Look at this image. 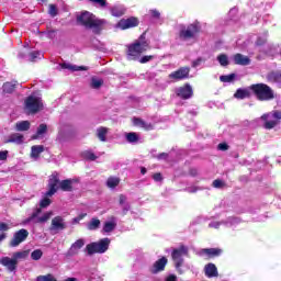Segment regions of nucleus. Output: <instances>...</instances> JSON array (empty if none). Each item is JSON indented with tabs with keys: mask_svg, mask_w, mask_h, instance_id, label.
Instances as JSON below:
<instances>
[{
	"mask_svg": "<svg viewBox=\"0 0 281 281\" xmlns=\"http://www.w3.org/2000/svg\"><path fill=\"white\" fill-rule=\"evenodd\" d=\"M85 216H87V214H81V215L72 218V224L76 225V223H80V221H82V218H85Z\"/></svg>",
	"mask_w": 281,
	"mask_h": 281,
	"instance_id": "obj_54",
	"label": "nucleus"
},
{
	"mask_svg": "<svg viewBox=\"0 0 281 281\" xmlns=\"http://www.w3.org/2000/svg\"><path fill=\"white\" fill-rule=\"evenodd\" d=\"M272 77L274 79V82H281V72H274L272 74Z\"/></svg>",
	"mask_w": 281,
	"mask_h": 281,
	"instance_id": "obj_57",
	"label": "nucleus"
},
{
	"mask_svg": "<svg viewBox=\"0 0 281 281\" xmlns=\"http://www.w3.org/2000/svg\"><path fill=\"white\" fill-rule=\"evenodd\" d=\"M126 139L130 142V144H135L139 139L136 133H127L126 134Z\"/></svg>",
	"mask_w": 281,
	"mask_h": 281,
	"instance_id": "obj_44",
	"label": "nucleus"
},
{
	"mask_svg": "<svg viewBox=\"0 0 281 281\" xmlns=\"http://www.w3.org/2000/svg\"><path fill=\"white\" fill-rule=\"evenodd\" d=\"M261 120L265 122L263 127L270 131V128H274L278 125V122H280L281 112L274 111L268 114H263Z\"/></svg>",
	"mask_w": 281,
	"mask_h": 281,
	"instance_id": "obj_8",
	"label": "nucleus"
},
{
	"mask_svg": "<svg viewBox=\"0 0 281 281\" xmlns=\"http://www.w3.org/2000/svg\"><path fill=\"white\" fill-rule=\"evenodd\" d=\"M27 236H30V232L27 229L22 228L14 233L13 238L10 241V247H19L21 243H24V240L27 239Z\"/></svg>",
	"mask_w": 281,
	"mask_h": 281,
	"instance_id": "obj_11",
	"label": "nucleus"
},
{
	"mask_svg": "<svg viewBox=\"0 0 281 281\" xmlns=\"http://www.w3.org/2000/svg\"><path fill=\"white\" fill-rule=\"evenodd\" d=\"M15 131L23 132L30 131V121H22L15 124Z\"/></svg>",
	"mask_w": 281,
	"mask_h": 281,
	"instance_id": "obj_33",
	"label": "nucleus"
},
{
	"mask_svg": "<svg viewBox=\"0 0 281 281\" xmlns=\"http://www.w3.org/2000/svg\"><path fill=\"white\" fill-rule=\"evenodd\" d=\"M72 186H74V180H63L61 182H59V188L64 192H71L74 188Z\"/></svg>",
	"mask_w": 281,
	"mask_h": 281,
	"instance_id": "obj_28",
	"label": "nucleus"
},
{
	"mask_svg": "<svg viewBox=\"0 0 281 281\" xmlns=\"http://www.w3.org/2000/svg\"><path fill=\"white\" fill-rule=\"evenodd\" d=\"M110 12L112 16H124V14L126 13V8H124V5L122 4L114 5L110 9Z\"/></svg>",
	"mask_w": 281,
	"mask_h": 281,
	"instance_id": "obj_25",
	"label": "nucleus"
},
{
	"mask_svg": "<svg viewBox=\"0 0 281 281\" xmlns=\"http://www.w3.org/2000/svg\"><path fill=\"white\" fill-rule=\"evenodd\" d=\"M85 239H77L69 248L68 256H76L85 247Z\"/></svg>",
	"mask_w": 281,
	"mask_h": 281,
	"instance_id": "obj_20",
	"label": "nucleus"
},
{
	"mask_svg": "<svg viewBox=\"0 0 281 281\" xmlns=\"http://www.w3.org/2000/svg\"><path fill=\"white\" fill-rule=\"evenodd\" d=\"M202 59H196L195 61H193L192 66L193 67H199V65H201Z\"/></svg>",
	"mask_w": 281,
	"mask_h": 281,
	"instance_id": "obj_64",
	"label": "nucleus"
},
{
	"mask_svg": "<svg viewBox=\"0 0 281 281\" xmlns=\"http://www.w3.org/2000/svg\"><path fill=\"white\" fill-rule=\"evenodd\" d=\"M117 227V218L111 217L110 221L105 222L102 228L103 234H111Z\"/></svg>",
	"mask_w": 281,
	"mask_h": 281,
	"instance_id": "obj_22",
	"label": "nucleus"
},
{
	"mask_svg": "<svg viewBox=\"0 0 281 281\" xmlns=\"http://www.w3.org/2000/svg\"><path fill=\"white\" fill-rule=\"evenodd\" d=\"M5 144H23V135L15 133L9 136Z\"/></svg>",
	"mask_w": 281,
	"mask_h": 281,
	"instance_id": "obj_26",
	"label": "nucleus"
},
{
	"mask_svg": "<svg viewBox=\"0 0 281 281\" xmlns=\"http://www.w3.org/2000/svg\"><path fill=\"white\" fill-rule=\"evenodd\" d=\"M217 148H218V150H227V148H229V147L227 146V144L221 143V144H218Z\"/></svg>",
	"mask_w": 281,
	"mask_h": 281,
	"instance_id": "obj_60",
	"label": "nucleus"
},
{
	"mask_svg": "<svg viewBox=\"0 0 281 281\" xmlns=\"http://www.w3.org/2000/svg\"><path fill=\"white\" fill-rule=\"evenodd\" d=\"M45 133H47V125L41 124L37 128V134L36 136H33V139H37L38 135H45Z\"/></svg>",
	"mask_w": 281,
	"mask_h": 281,
	"instance_id": "obj_41",
	"label": "nucleus"
},
{
	"mask_svg": "<svg viewBox=\"0 0 281 281\" xmlns=\"http://www.w3.org/2000/svg\"><path fill=\"white\" fill-rule=\"evenodd\" d=\"M98 227H100V220L94 217L88 224V229H90V232H93V231L98 229Z\"/></svg>",
	"mask_w": 281,
	"mask_h": 281,
	"instance_id": "obj_37",
	"label": "nucleus"
},
{
	"mask_svg": "<svg viewBox=\"0 0 281 281\" xmlns=\"http://www.w3.org/2000/svg\"><path fill=\"white\" fill-rule=\"evenodd\" d=\"M43 150H45V147H43V145L32 146L31 157H33V159H38V156L41 155V153H43Z\"/></svg>",
	"mask_w": 281,
	"mask_h": 281,
	"instance_id": "obj_29",
	"label": "nucleus"
},
{
	"mask_svg": "<svg viewBox=\"0 0 281 281\" xmlns=\"http://www.w3.org/2000/svg\"><path fill=\"white\" fill-rule=\"evenodd\" d=\"M49 205H52V200H49V198H44L40 202V207H49Z\"/></svg>",
	"mask_w": 281,
	"mask_h": 281,
	"instance_id": "obj_48",
	"label": "nucleus"
},
{
	"mask_svg": "<svg viewBox=\"0 0 281 281\" xmlns=\"http://www.w3.org/2000/svg\"><path fill=\"white\" fill-rule=\"evenodd\" d=\"M127 200H128V198H126V195L121 194V195L119 196V203H120V205H125Z\"/></svg>",
	"mask_w": 281,
	"mask_h": 281,
	"instance_id": "obj_52",
	"label": "nucleus"
},
{
	"mask_svg": "<svg viewBox=\"0 0 281 281\" xmlns=\"http://www.w3.org/2000/svg\"><path fill=\"white\" fill-rule=\"evenodd\" d=\"M122 207H123V214H127L128 211L131 210V204L128 203L122 204Z\"/></svg>",
	"mask_w": 281,
	"mask_h": 281,
	"instance_id": "obj_58",
	"label": "nucleus"
},
{
	"mask_svg": "<svg viewBox=\"0 0 281 281\" xmlns=\"http://www.w3.org/2000/svg\"><path fill=\"white\" fill-rule=\"evenodd\" d=\"M134 126H138L139 128H144L145 131H151L153 125L150 123H146L142 119H134L133 120Z\"/></svg>",
	"mask_w": 281,
	"mask_h": 281,
	"instance_id": "obj_27",
	"label": "nucleus"
},
{
	"mask_svg": "<svg viewBox=\"0 0 281 281\" xmlns=\"http://www.w3.org/2000/svg\"><path fill=\"white\" fill-rule=\"evenodd\" d=\"M250 89L252 93H255L256 98L259 99L261 102L273 100L274 98L271 87L265 83L252 85Z\"/></svg>",
	"mask_w": 281,
	"mask_h": 281,
	"instance_id": "obj_4",
	"label": "nucleus"
},
{
	"mask_svg": "<svg viewBox=\"0 0 281 281\" xmlns=\"http://www.w3.org/2000/svg\"><path fill=\"white\" fill-rule=\"evenodd\" d=\"M36 281H57V280H56V277H54V274L48 273L45 276H38L36 278Z\"/></svg>",
	"mask_w": 281,
	"mask_h": 281,
	"instance_id": "obj_40",
	"label": "nucleus"
},
{
	"mask_svg": "<svg viewBox=\"0 0 281 281\" xmlns=\"http://www.w3.org/2000/svg\"><path fill=\"white\" fill-rule=\"evenodd\" d=\"M31 258H32V260H41V258H43V250H41V249H35V250L31 254Z\"/></svg>",
	"mask_w": 281,
	"mask_h": 281,
	"instance_id": "obj_43",
	"label": "nucleus"
},
{
	"mask_svg": "<svg viewBox=\"0 0 281 281\" xmlns=\"http://www.w3.org/2000/svg\"><path fill=\"white\" fill-rule=\"evenodd\" d=\"M30 256V250H22L14 252L12 258L15 262H19V260H25Z\"/></svg>",
	"mask_w": 281,
	"mask_h": 281,
	"instance_id": "obj_30",
	"label": "nucleus"
},
{
	"mask_svg": "<svg viewBox=\"0 0 281 281\" xmlns=\"http://www.w3.org/2000/svg\"><path fill=\"white\" fill-rule=\"evenodd\" d=\"M41 212H42L41 209H36L33 212L32 216L24 220V225H27V223H32V221H34V223H47V220L52 218V215L54 214L52 212H46L42 216H38V214H41Z\"/></svg>",
	"mask_w": 281,
	"mask_h": 281,
	"instance_id": "obj_9",
	"label": "nucleus"
},
{
	"mask_svg": "<svg viewBox=\"0 0 281 281\" xmlns=\"http://www.w3.org/2000/svg\"><path fill=\"white\" fill-rule=\"evenodd\" d=\"M10 229V226L5 223H0V232H8Z\"/></svg>",
	"mask_w": 281,
	"mask_h": 281,
	"instance_id": "obj_59",
	"label": "nucleus"
},
{
	"mask_svg": "<svg viewBox=\"0 0 281 281\" xmlns=\"http://www.w3.org/2000/svg\"><path fill=\"white\" fill-rule=\"evenodd\" d=\"M19 58H24L25 60L35 63V60H41V58H43V53L38 52V50H34V52L30 53L29 55H25V53H20Z\"/></svg>",
	"mask_w": 281,
	"mask_h": 281,
	"instance_id": "obj_21",
	"label": "nucleus"
},
{
	"mask_svg": "<svg viewBox=\"0 0 281 281\" xmlns=\"http://www.w3.org/2000/svg\"><path fill=\"white\" fill-rule=\"evenodd\" d=\"M200 31H201V24H199V22H193L188 26H183L180 30L179 36L181 41H190V38H194Z\"/></svg>",
	"mask_w": 281,
	"mask_h": 281,
	"instance_id": "obj_7",
	"label": "nucleus"
},
{
	"mask_svg": "<svg viewBox=\"0 0 281 281\" xmlns=\"http://www.w3.org/2000/svg\"><path fill=\"white\" fill-rule=\"evenodd\" d=\"M204 273L206 278H218V269L216 268V265L214 263H207L204 267Z\"/></svg>",
	"mask_w": 281,
	"mask_h": 281,
	"instance_id": "obj_23",
	"label": "nucleus"
},
{
	"mask_svg": "<svg viewBox=\"0 0 281 281\" xmlns=\"http://www.w3.org/2000/svg\"><path fill=\"white\" fill-rule=\"evenodd\" d=\"M138 25H139V20H137V18H128V19H122L116 24V27H119V30H131V27H137Z\"/></svg>",
	"mask_w": 281,
	"mask_h": 281,
	"instance_id": "obj_13",
	"label": "nucleus"
},
{
	"mask_svg": "<svg viewBox=\"0 0 281 281\" xmlns=\"http://www.w3.org/2000/svg\"><path fill=\"white\" fill-rule=\"evenodd\" d=\"M158 159H168V154L162 153V154L158 155Z\"/></svg>",
	"mask_w": 281,
	"mask_h": 281,
	"instance_id": "obj_63",
	"label": "nucleus"
},
{
	"mask_svg": "<svg viewBox=\"0 0 281 281\" xmlns=\"http://www.w3.org/2000/svg\"><path fill=\"white\" fill-rule=\"evenodd\" d=\"M106 133H109V128L106 127H100L97 130V137L100 142H106Z\"/></svg>",
	"mask_w": 281,
	"mask_h": 281,
	"instance_id": "obj_34",
	"label": "nucleus"
},
{
	"mask_svg": "<svg viewBox=\"0 0 281 281\" xmlns=\"http://www.w3.org/2000/svg\"><path fill=\"white\" fill-rule=\"evenodd\" d=\"M196 254L198 256H202L205 258H214V256H221V254H223V250L218 248H203L200 249Z\"/></svg>",
	"mask_w": 281,
	"mask_h": 281,
	"instance_id": "obj_17",
	"label": "nucleus"
},
{
	"mask_svg": "<svg viewBox=\"0 0 281 281\" xmlns=\"http://www.w3.org/2000/svg\"><path fill=\"white\" fill-rule=\"evenodd\" d=\"M234 63L235 65L247 66L251 63V60L249 59V57L244 56L243 54H236L234 56Z\"/></svg>",
	"mask_w": 281,
	"mask_h": 281,
	"instance_id": "obj_24",
	"label": "nucleus"
},
{
	"mask_svg": "<svg viewBox=\"0 0 281 281\" xmlns=\"http://www.w3.org/2000/svg\"><path fill=\"white\" fill-rule=\"evenodd\" d=\"M82 157L83 159H88L89 161H95V159H98V157H95V154H93V151L91 150L83 151Z\"/></svg>",
	"mask_w": 281,
	"mask_h": 281,
	"instance_id": "obj_39",
	"label": "nucleus"
},
{
	"mask_svg": "<svg viewBox=\"0 0 281 281\" xmlns=\"http://www.w3.org/2000/svg\"><path fill=\"white\" fill-rule=\"evenodd\" d=\"M58 186H60L58 172H53L48 180V191L46 192V196H54V194L58 192Z\"/></svg>",
	"mask_w": 281,
	"mask_h": 281,
	"instance_id": "obj_10",
	"label": "nucleus"
},
{
	"mask_svg": "<svg viewBox=\"0 0 281 281\" xmlns=\"http://www.w3.org/2000/svg\"><path fill=\"white\" fill-rule=\"evenodd\" d=\"M148 49H150V43L146 41V35L143 34L127 46V60H139L142 54Z\"/></svg>",
	"mask_w": 281,
	"mask_h": 281,
	"instance_id": "obj_1",
	"label": "nucleus"
},
{
	"mask_svg": "<svg viewBox=\"0 0 281 281\" xmlns=\"http://www.w3.org/2000/svg\"><path fill=\"white\" fill-rule=\"evenodd\" d=\"M265 43H267V33L261 37H258L256 45H265Z\"/></svg>",
	"mask_w": 281,
	"mask_h": 281,
	"instance_id": "obj_50",
	"label": "nucleus"
},
{
	"mask_svg": "<svg viewBox=\"0 0 281 281\" xmlns=\"http://www.w3.org/2000/svg\"><path fill=\"white\" fill-rule=\"evenodd\" d=\"M0 265H2L3 267H5L8 269V271H15L16 270V266L19 265V261H15L10 257H2L0 259Z\"/></svg>",
	"mask_w": 281,
	"mask_h": 281,
	"instance_id": "obj_18",
	"label": "nucleus"
},
{
	"mask_svg": "<svg viewBox=\"0 0 281 281\" xmlns=\"http://www.w3.org/2000/svg\"><path fill=\"white\" fill-rule=\"evenodd\" d=\"M167 265H168V259L166 257H162L153 265L150 271L153 273H159L166 269Z\"/></svg>",
	"mask_w": 281,
	"mask_h": 281,
	"instance_id": "obj_19",
	"label": "nucleus"
},
{
	"mask_svg": "<svg viewBox=\"0 0 281 281\" xmlns=\"http://www.w3.org/2000/svg\"><path fill=\"white\" fill-rule=\"evenodd\" d=\"M149 12L154 19H159V16H161V13H159L157 10H150Z\"/></svg>",
	"mask_w": 281,
	"mask_h": 281,
	"instance_id": "obj_56",
	"label": "nucleus"
},
{
	"mask_svg": "<svg viewBox=\"0 0 281 281\" xmlns=\"http://www.w3.org/2000/svg\"><path fill=\"white\" fill-rule=\"evenodd\" d=\"M190 76V68H180L169 75L172 80H186Z\"/></svg>",
	"mask_w": 281,
	"mask_h": 281,
	"instance_id": "obj_16",
	"label": "nucleus"
},
{
	"mask_svg": "<svg viewBox=\"0 0 281 281\" xmlns=\"http://www.w3.org/2000/svg\"><path fill=\"white\" fill-rule=\"evenodd\" d=\"M237 100H245V98H249V90L238 89L234 94Z\"/></svg>",
	"mask_w": 281,
	"mask_h": 281,
	"instance_id": "obj_35",
	"label": "nucleus"
},
{
	"mask_svg": "<svg viewBox=\"0 0 281 281\" xmlns=\"http://www.w3.org/2000/svg\"><path fill=\"white\" fill-rule=\"evenodd\" d=\"M154 58H155V55H145V56L138 58V63L144 65L146 63H150V60H154Z\"/></svg>",
	"mask_w": 281,
	"mask_h": 281,
	"instance_id": "obj_46",
	"label": "nucleus"
},
{
	"mask_svg": "<svg viewBox=\"0 0 281 281\" xmlns=\"http://www.w3.org/2000/svg\"><path fill=\"white\" fill-rule=\"evenodd\" d=\"M67 228V224H65V218L60 216H56L52 220L50 232L54 234H58V232H63V229Z\"/></svg>",
	"mask_w": 281,
	"mask_h": 281,
	"instance_id": "obj_14",
	"label": "nucleus"
},
{
	"mask_svg": "<svg viewBox=\"0 0 281 281\" xmlns=\"http://www.w3.org/2000/svg\"><path fill=\"white\" fill-rule=\"evenodd\" d=\"M153 179L156 180V181H161V173H155L153 176Z\"/></svg>",
	"mask_w": 281,
	"mask_h": 281,
	"instance_id": "obj_62",
	"label": "nucleus"
},
{
	"mask_svg": "<svg viewBox=\"0 0 281 281\" xmlns=\"http://www.w3.org/2000/svg\"><path fill=\"white\" fill-rule=\"evenodd\" d=\"M48 14L49 16H58V8L56 7V4H49L48 7Z\"/></svg>",
	"mask_w": 281,
	"mask_h": 281,
	"instance_id": "obj_45",
	"label": "nucleus"
},
{
	"mask_svg": "<svg viewBox=\"0 0 281 281\" xmlns=\"http://www.w3.org/2000/svg\"><path fill=\"white\" fill-rule=\"evenodd\" d=\"M199 190H201V188L194 186L187 188V192H189L190 194H194V192H199Z\"/></svg>",
	"mask_w": 281,
	"mask_h": 281,
	"instance_id": "obj_51",
	"label": "nucleus"
},
{
	"mask_svg": "<svg viewBox=\"0 0 281 281\" xmlns=\"http://www.w3.org/2000/svg\"><path fill=\"white\" fill-rule=\"evenodd\" d=\"M77 23L88 27L89 30H93L94 34H100L102 25H104L105 21L95 18V15L89 11H85L77 16Z\"/></svg>",
	"mask_w": 281,
	"mask_h": 281,
	"instance_id": "obj_2",
	"label": "nucleus"
},
{
	"mask_svg": "<svg viewBox=\"0 0 281 281\" xmlns=\"http://www.w3.org/2000/svg\"><path fill=\"white\" fill-rule=\"evenodd\" d=\"M106 186L111 190H115V188H117L120 186V178H117V177L108 178Z\"/></svg>",
	"mask_w": 281,
	"mask_h": 281,
	"instance_id": "obj_31",
	"label": "nucleus"
},
{
	"mask_svg": "<svg viewBox=\"0 0 281 281\" xmlns=\"http://www.w3.org/2000/svg\"><path fill=\"white\" fill-rule=\"evenodd\" d=\"M165 281H177V276H175V274H169V276L165 279Z\"/></svg>",
	"mask_w": 281,
	"mask_h": 281,
	"instance_id": "obj_61",
	"label": "nucleus"
},
{
	"mask_svg": "<svg viewBox=\"0 0 281 281\" xmlns=\"http://www.w3.org/2000/svg\"><path fill=\"white\" fill-rule=\"evenodd\" d=\"M8 159V150L0 151V161H5Z\"/></svg>",
	"mask_w": 281,
	"mask_h": 281,
	"instance_id": "obj_55",
	"label": "nucleus"
},
{
	"mask_svg": "<svg viewBox=\"0 0 281 281\" xmlns=\"http://www.w3.org/2000/svg\"><path fill=\"white\" fill-rule=\"evenodd\" d=\"M24 110L29 114H34L38 113V111H43V100L36 94H31L24 101Z\"/></svg>",
	"mask_w": 281,
	"mask_h": 281,
	"instance_id": "obj_6",
	"label": "nucleus"
},
{
	"mask_svg": "<svg viewBox=\"0 0 281 281\" xmlns=\"http://www.w3.org/2000/svg\"><path fill=\"white\" fill-rule=\"evenodd\" d=\"M213 188H225V181L221 180V179H216L213 181Z\"/></svg>",
	"mask_w": 281,
	"mask_h": 281,
	"instance_id": "obj_49",
	"label": "nucleus"
},
{
	"mask_svg": "<svg viewBox=\"0 0 281 281\" xmlns=\"http://www.w3.org/2000/svg\"><path fill=\"white\" fill-rule=\"evenodd\" d=\"M217 60L222 67H227L229 65V58L225 54L217 56Z\"/></svg>",
	"mask_w": 281,
	"mask_h": 281,
	"instance_id": "obj_38",
	"label": "nucleus"
},
{
	"mask_svg": "<svg viewBox=\"0 0 281 281\" xmlns=\"http://www.w3.org/2000/svg\"><path fill=\"white\" fill-rule=\"evenodd\" d=\"M89 1H91L92 3H97L101 8H104V5H106V0H89Z\"/></svg>",
	"mask_w": 281,
	"mask_h": 281,
	"instance_id": "obj_53",
	"label": "nucleus"
},
{
	"mask_svg": "<svg viewBox=\"0 0 281 281\" xmlns=\"http://www.w3.org/2000/svg\"><path fill=\"white\" fill-rule=\"evenodd\" d=\"M64 69H69L70 71H85L87 68L82 66H77V65H71V64H64L63 65Z\"/></svg>",
	"mask_w": 281,
	"mask_h": 281,
	"instance_id": "obj_36",
	"label": "nucleus"
},
{
	"mask_svg": "<svg viewBox=\"0 0 281 281\" xmlns=\"http://www.w3.org/2000/svg\"><path fill=\"white\" fill-rule=\"evenodd\" d=\"M240 223V220L237 217H228L226 221H221V222H211L209 224V227L213 229H218L221 225H224L225 227H234V225H238Z\"/></svg>",
	"mask_w": 281,
	"mask_h": 281,
	"instance_id": "obj_12",
	"label": "nucleus"
},
{
	"mask_svg": "<svg viewBox=\"0 0 281 281\" xmlns=\"http://www.w3.org/2000/svg\"><path fill=\"white\" fill-rule=\"evenodd\" d=\"M14 91V85L12 82H5L3 85V92L4 93H12Z\"/></svg>",
	"mask_w": 281,
	"mask_h": 281,
	"instance_id": "obj_47",
	"label": "nucleus"
},
{
	"mask_svg": "<svg viewBox=\"0 0 281 281\" xmlns=\"http://www.w3.org/2000/svg\"><path fill=\"white\" fill-rule=\"evenodd\" d=\"M189 254H190V248H188V246H184V245H180L178 248H175L171 252V258L176 267V271H178L180 276L183 274V269H181L184 262L183 257L189 256Z\"/></svg>",
	"mask_w": 281,
	"mask_h": 281,
	"instance_id": "obj_3",
	"label": "nucleus"
},
{
	"mask_svg": "<svg viewBox=\"0 0 281 281\" xmlns=\"http://www.w3.org/2000/svg\"><path fill=\"white\" fill-rule=\"evenodd\" d=\"M176 93L179 98H182V100H190L193 94L192 86L187 83L184 87L178 88Z\"/></svg>",
	"mask_w": 281,
	"mask_h": 281,
	"instance_id": "obj_15",
	"label": "nucleus"
},
{
	"mask_svg": "<svg viewBox=\"0 0 281 281\" xmlns=\"http://www.w3.org/2000/svg\"><path fill=\"white\" fill-rule=\"evenodd\" d=\"M234 78H236V75H224L220 77L221 82H234Z\"/></svg>",
	"mask_w": 281,
	"mask_h": 281,
	"instance_id": "obj_42",
	"label": "nucleus"
},
{
	"mask_svg": "<svg viewBox=\"0 0 281 281\" xmlns=\"http://www.w3.org/2000/svg\"><path fill=\"white\" fill-rule=\"evenodd\" d=\"M104 85V80L101 78L92 77L90 81L91 89H100Z\"/></svg>",
	"mask_w": 281,
	"mask_h": 281,
	"instance_id": "obj_32",
	"label": "nucleus"
},
{
	"mask_svg": "<svg viewBox=\"0 0 281 281\" xmlns=\"http://www.w3.org/2000/svg\"><path fill=\"white\" fill-rule=\"evenodd\" d=\"M110 245H111V239L105 237L99 241L88 244L86 246V251L88 256H93V254H105V251H109Z\"/></svg>",
	"mask_w": 281,
	"mask_h": 281,
	"instance_id": "obj_5",
	"label": "nucleus"
}]
</instances>
